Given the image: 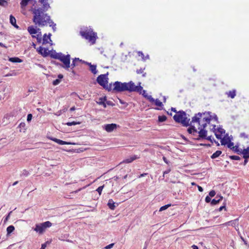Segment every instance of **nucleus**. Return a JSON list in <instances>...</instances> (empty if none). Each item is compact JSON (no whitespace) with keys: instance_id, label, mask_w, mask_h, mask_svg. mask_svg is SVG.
Masks as SVG:
<instances>
[{"instance_id":"obj_1","label":"nucleus","mask_w":249,"mask_h":249,"mask_svg":"<svg viewBox=\"0 0 249 249\" xmlns=\"http://www.w3.org/2000/svg\"><path fill=\"white\" fill-rule=\"evenodd\" d=\"M113 88H112L111 91L113 92H122L127 91L129 92L130 90V81L128 82L122 83L120 81H115L112 84Z\"/></svg>"},{"instance_id":"obj_2","label":"nucleus","mask_w":249,"mask_h":249,"mask_svg":"<svg viewBox=\"0 0 249 249\" xmlns=\"http://www.w3.org/2000/svg\"><path fill=\"white\" fill-rule=\"evenodd\" d=\"M107 75L108 73L105 74H100L97 77L96 81L105 89L108 91H111L112 90V83H110L109 85H107L108 79Z\"/></svg>"},{"instance_id":"obj_3","label":"nucleus","mask_w":249,"mask_h":249,"mask_svg":"<svg viewBox=\"0 0 249 249\" xmlns=\"http://www.w3.org/2000/svg\"><path fill=\"white\" fill-rule=\"evenodd\" d=\"M55 59H58L63 64V68L69 70L70 68L71 55L69 54H63L62 53H56V55H53Z\"/></svg>"},{"instance_id":"obj_4","label":"nucleus","mask_w":249,"mask_h":249,"mask_svg":"<svg viewBox=\"0 0 249 249\" xmlns=\"http://www.w3.org/2000/svg\"><path fill=\"white\" fill-rule=\"evenodd\" d=\"M80 35L83 38L89 40L92 44L95 43L96 39L97 38V34L93 32L91 29L86 31H80Z\"/></svg>"},{"instance_id":"obj_5","label":"nucleus","mask_w":249,"mask_h":249,"mask_svg":"<svg viewBox=\"0 0 249 249\" xmlns=\"http://www.w3.org/2000/svg\"><path fill=\"white\" fill-rule=\"evenodd\" d=\"M52 226V223L49 221H46L43 223L36 224L34 230L39 234H42L46 229L50 228Z\"/></svg>"},{"instance_id":"obj_6","label":"nucleus","mask_w":249,"mask_h":249,"mask_svg":"<svg viewBox=\"0 0 249 249\" xmlns=\"http://www.w3.org/2000/svg\"><path fill=\"white\" fill-rule=\"evenodd\" d=\"M31 10L34 14L33 21L36 24V22L38 20V19L41 18V16L44 14V12H46V11H43L42 7L38 8L37 9H36V7L34 8L32 7Z\"/></svg>"},{"instance_id":"obj_7","label":"nucleus","mask_w":249,"mask_h":249,"mask_svg":"<svg viewBox=\"0 0 249 249\" xmlns=\"http://www.w3.org/2000/svg\"><path fill=\"white\" fill-rule=\"evenodd\" d=\"M141 83L139 82L138 85L136 86L135 83L132 81H130V90L129 92H137L140 94L142 93V87L141 86Z\"/></svg>"},{"instance_id":"obj_8","label":"nucleus","mask_w":249,"mask_h":249,"mask_svg":"<svg viewBox=\"0 0 249 249\" xmlns=\"http://www.w3.org/2000/svg\"><path fill=\"white\" fill-rule=\"evenodd\" d=\"M51 19L50 16L47 13H44L40 19L36 22V24L39 26H44L47 24V21H49Z\"/></svg>"},{"instance_id":"obj_9","label":"nucleus","mask_w":249,"mask_h":249,"mask_svg":"<svg viewBox=\"0 0 249 249\" xmlns=\"http://www.w3.org/2000/svg\"><path fill=\"white\" fill-rule=\"evenodd\" d=\"M51 19L50 16L47 13H44L40 19L36 22V24L39 26H44L47 24V21H49Z\"/></svg>"},{"instance_id":"obj_10","label":"nucleus","mask_w":249,"mask_h":249,"mask_svg":"<svg viewBox=\"0 0 249 249\" xmlns=\"http://www.w3.org/2000/svg\"><path fill=\"white\" fill-rule=\"evenodd\" d=\"M186 115L187 114L184 111L179 110L177 112V114L174 115L173 119L176 123L180 124L183 117Z\"/></svg>"},{"instance_id":"obj_11","label":"nucleus","mask_w":249,"mask_h":249,"mask_svg":"<svg viewBox=\"0 0 249 249\" xmlns=\"http://www.w3.org/2000/svg\"><path fill=\"white\" fill-rule=\"evenodd\" d=\"M198 135L196 139V141L204 140L207 136L208 131L205 128L198 129Z\"/></svg>"},{"instance_id":"obj_12","label":"nucleus","mask_w":249,"mask_h":249,"mask_svg":"<svg viewBox=\"0 0 249 249\" xmlns=\"http://www.w3.org/2000/svg\"><path fill=\"white\" fill-rule=\"evenodd\" d=\"M202 118V114L198 112L195 114L194 116L192 118L191 124L193 123H197L198 125H200V121Z\"/></svg>"},{"instance_id":"obj_13","label":"nucleus","mask_w":249,"mask_h":249,"mask_svg":"<svg viewBox=\"0 0 249 249\" xmlns=\"http://www.w3.org/2000/svg\"><path fill=\"white\" fill-rule=\"evenodd\" d=\"M117 127V124L112 123L104 125L103 128L107 132H111L116 129Z\"/></svg>"},{"instance_id":"obj_14","label":"nucleus","mask_w":249,"mask_h":249,"mask_svg":"<svg viewBox=\"0 0 249 249\" xmlns=\"http://www.w3.org/2000/svg\"><path fill=\"white\" fill-rule=\"evenodd\" d=\"M48 50L47 48H44L42 46H40L36 49L37 53L44 57L48 56L49 54L50 51L48 52Z\"/></svg>"},{"instance_id":"obj_15","label":"nucleus","mask_w":249,"mask_h":249,"mask_svg":"<svg viewBox=\"0 0 249 249\" xmlns=\"http://www.w3.org/2000/svg\"><path fill=\"white\" fill-rule=\"evenodd\" d=\"M180 124L182 126L187 127L190 124H191V121H190V119L187 117L186 115L183 117V120H182Z\"/></svg>"},{"instance_id":"obj_16","label":"nucleus","mask_w":249,"mask_h":249,"mask_svg":"<svg viewBox=\"0 0 249 249\" xmlns=\"http://www.w3.org/2000/svg\"><path fill=\"white\" fill-rule=\"evenodd\" d=\"M223 198V197L221 195H217L215 198L212 199L211 201V205L213 206L217 204L221 201Z\"/></svg>"},{"instance_id":"obj_17","label":"nucleus","mask_w":249,"mask_h":249,"mask_svg":"<svg viewBox=\"0 0 249 249\" xmlns=\"http://www.w3.org/2000/svg\"><path fill=\"white\" fill-rule=\"evenodd\" d=\"M28 32L32 36H35L34 35L37 33L38 31H40V29L39 28L36 29L34 26H30L28 27L27 29Z\"/></svg>"},{"instance_id":"obj_18","label":"nucleus","mask_w":249,"mask_h":249,"mask_svg":"<svg viewBox=\"0 0 249 249\" xmlns=\"http://www.w3.org/2000/svg\"><path fill=\"white\" fill-rule=\"evenodd\" d=\"M139 158V157L137 155H133L124 160L123 162L126 163H131L134 160Z\"/></svg>"},{"instance_id":"obj_19","label":"nucleus","mask_w":249,"mask_h":249,"mask_svg":"<svg viewBox=\"0 0 249 249\" xmlns=\"http://www.w3.org/2000/svg\"><path fill=\"white\" fill-rule=\"evenodd\" d=\"M52 36V34L51 33H49V34L47 35L46 34H45L43 35V37L42 39V44H46L47 43H48L49 42L48 41V39H49L50 41H52V40L51 39V36Z\"/></svg>"},{"instance_id":"obj_20","label":"nucleus","mask_w":249,"mask_h":249,"mask_svg":"<svg viewBox=\"0 0 249 249\" xmlns=\"http://www.w3.org/2000/svg\"><path fill=\"white\" fill-rule=\"evenodd\" d=\"M243 155V158H249V146H248L246 148L242 150L241 155Z\"/></svg>"},{"instance_id":"obj_21","label":"nucleus","mask_w":249,"mask_h":249,"mask_svg":"<svg viewBox=\"0 0 249 249\" xmlns=\"http://www.w3.org/2000/svg\"><path fill=\"white\" fill-rule=\"evenodd\" d=\"M58 79H56L53 81V86L58 85L60 82L61 79L63 78V75L62 74H59L57 76Z\"/></svg>"},{"instance_id":"obj_22","label":"nucleus","mask_w":249,"mask_h":249,"mask_svg":"<svg viewBox=\"0 0 249 249\" xmlns=\"http://www.w3.org/2000/svg\"><path fill=\"white\" fill-rule=\"evenodd\" d=\"M107 205L108 208L111 210H114L116 207V206L115 205V203L113 201V200L112 199H109L108 200Z\"/></svg>"},{"instance_id":"obj_23","label":"nucleus","mask_w":249,"mask_h":249,"mask_svg":"<svg viewBox=\"0 0 249 249\" xmlns=\"http://www.w3.org/2000/svg\"><path fill=\"white\" fill-rule=\"evenodd\" d=\"M188 126L189 127L187 128V131L189 134H192L193 132H196V128L194 125L191 124H190Z\"/></svg>"},{"instance_id":"obj_24","label":"nucleus","mask_w":249,"mask_h":249,"mask_svg":"<svg viewBox=\"0 0 249 249\" xmlns=\"http://www.w3.org/2000/svg\"><path fill=\"white\" fill-rule=\"evenodd\" d=\"M8 60L13 63H21L23 60L17 57H9Z\"/></svg>"},{"instance_id":"obj_25","label":"nucleus","mask_w":249,"mask_h":249,"mask_svg":"<svg viewBox=\"0 0 249 249\" xmlns=\"http://www.w3.org/2000/svg\"><path fill=\"white\" fill-rule=\"evenodd\" d=\"M15 230V227L13 225L8 226L6 229L7 236H8L12 233Z\"/></svg>"},{"instance_id":"obj_26","label":"nucleus","mask_w":249,"mask_h":249,"mask_svg":"<svg viewBox=\"0 0 249 249\" xmlns=\"http://www.w3.org/2000/svg\"><path fill=\"white\" fill-rule=\"evenodd\" d=\"M232 150L238 155H241L242 149L239 147L238 145H236L232 147Z\"/></svg>"},{"instance_id":"obj_27","label":"nucleus","mask_w":249,"mask_h":249,"mask_svg":"<svg viewBox=\"0 0 249 249\" xmlns=\"http://www.w3.org/2000/svg\"><path fill=\"white\" fill-rule=\"evenodd\" d=\"M78 60H80L79 58L75 57L73 59L71 64H70V68L71 70H72L75 66L77 65L76 61H78Z\"/></svg>"},{"instance_id":"obj_28","label":"nucleus","mask_w":249,"mask_h":249,"mask_svg":"<svg viewBox=\"0 0 249 249\" xmlns=\"http://www.w3.org/2000/svg\"><path fill=\"white\" fill-rule=\"evenodd\" d=\"M222 154V151L220 150H217L211 156L212 159H214L218 157Z\"/></svg>"},{"instance_id":"obj_29","label":"nucleus","mask_w":249,"mask_h":249,"mask_svg":"<svg viewBox=\"0 0 249 249\" xmlns=\"http://www.w3.org/2000/svg\"><path fill=\"white\" fill-rule=\"evenodd\" d=\"M226 94L229 97H230L231 98L233 99L236 96V90L233 89L232 90H230L229 91V92H227Z\"/></svg>"},{"instance_id":"obj_30","label":"nucleus","mask_w":249,"mask_h":249,"mask_svg":"<svg viewBox=\"0 0 249 249\" xmlns=\"http://www.w3.org/2000/svg\"><path fill=\"white\" fill-rule=\"evenodd\" d=\"M230 140L231 139L229 138H227V139H225L224 138H222L220 141L221 145H227L228 142H229L230 141Z\"/></svg>"},{"instance_id":"obj_31","label":"nucleus","mask_w":249,"mask_h":249,"mask_svg":"<svg viewBox=\"0 0 249 249\" xmlns=\"http://www.w3.org/2000/svg\"><path fill=\"white\" fill-rule=\"evenodd\" d=\"M29 2V0H21L20 3L21 8H24V7H25L28 5Z\"/></svg>"},{"instance_id":"obj_32","label":"nucleus","mask_w":249,"mask_h":249,"mask_svg":"<svg viewBox=\"0 0 249 249\" xmlns=\"http://www.w3.org/2000/svg\"><path fill=\"white\" fill-rule=\"evenodd\" d=\"M202 121L205 122V123H207L210 124V121L212 119V116H205L202 117Z\"/></svg>"},{"instance_id":"obj_33","label":"nucleus","mask_w":249,"mask_h":249,"mask_svg":"<svg viewBox=\"0 0 249 249\" xmlns=\"http://www.w3.org/2000/svg\"><path fill=\"white\" fill-rule=\"evenodd\" d=\"M167 120V117L165 115H161L158 116V122L162 123Z\"/></svg>"},{"instance_id":"obj_34","label":"nucleus","mask_w":249,"mask_h":249,"mask_svg":"<svg viewBox=\"0 0 249 249\" xmlns=\"http://www.w3.org/2000/svg\"><path fill=\"white\" fill-rule=\"evenodd\" d=\"M89 70L91 71V72L94 74H96L98 72L97 70H96V65H92V66L90 67Z\"/></svg>"},{"instance_id":"obj_35","label":"nucleus","mask_w":249,"mask_h":249,"mask_svg":"<svg viewBox=\"0 0 249 249\" xmlns=\"http://www.w3.org/2000/svg\"><path fill=\"white\" fill-rule=\"evenodd\" d=\"M238 221V219L237 218L234 220H231V221H229L226 223L224 224V225H230V223L231 224V225L233 227H234L235 224L237 223V222Z\"/></svg>"},{"instance_id":"obj_36","label":"nucleus","mask_w":249,"mask_h":249,"mask_svg":"<svg viewBox=\"0 0 249 249\" xmlns=\"http://www.w3.org/2000/svg\"><path fill=\"white\" fill-rule=\"evenodd\" d=\"M42 8L43 11H47L49 8H50V4L48 2H45L43 4Z\"/></svg>"},{"instance_id":"obj_37","label":"nucleus","mask_w":249,"mask_h":249,"mask_svg":"<svg viewBox=\"0 0 249 249\" xmlns=\"http://www.w3.org/2000/svg\"><path fill=\"white\" fill-rule=\"evenodd\" d=\"M81 123L80 122H76V121H72L71 122H67L66 123V124L68 126H71V125H74L76 124H79Z\"/></svg>"},{"instance_id":"obj_38","label":"nucleus","mask_w":249,"mask_h":249,"mask_svg":"<svg viewBox=\"0 0 249 249\" xmlns=\"http://www.w3.org/2000/svg\"><path fill=\"white\" fill-rule=\"evenodd\" d=\"M154 102L155 103V105L158 107H161L163 106L162 103L160 102L158 99H155Z\"/></svg>"},{"instance_id":"obj_39","label":"nucleus","mask_w":249,"mask_h":249,"mask_svg":"<svg viewBox=\"0 0 249 249\" xmlns=\"http://www.w3.org/2000/svg\"><path fill=\"white\" fill-rule=\"evenodd\" d=\"M8 0H0V5L6 7L8 6Z\"/></svg>"},{"instance_id":"obj_40","label":"nucleus","mask_w":249,"mask_h":249,"mask_svg":"<svg viewBox=\"0 0 249 249\" xmlns=\"http://www.w3.org/2000/svg\"><path fill=\"white\" fill-rule=\"evenodd\" d=\"M57 143L60 144V145H65V144H71V142H65V141H62L61 140H59L58 139V140H57Z\"/></svg>"},{"instance_id":"obj_41","label":"nucleus","mask_w":249,"mask_h":249,"mask_svg":"<svg viewBox=\"0 0 249 249\" xmlns=\"http://www.w3.org/2000/svg\"><path fill=\"white\" fill-rule=\"evenodd\" d=\"M10 23L13 25L14 24L16 23V19L12 15H11L10 16Z\"/></svg>"},{"instance_id":"obj_42","label":"nucleus","mask_w":249,"mask_h":249,"mask_svg":"<svg viewBox=\"0 0 249 249\" xmlns=\"http://www.w3.org/2000/svg\"><path fill=\"white\" fill-rule=\"evenodd\" d=\"M171 206V204H166V205H164V206H161V207L160 208L159 211H160V212H161V211H162L165 210H166L167 208H168L169 207H170Z\"/></svg>"},{"instance_id":"obj_43","label":"nucleus","mask_w":249,"mask_h":249,"mask_svg":"<svg viewBox=\"0 0 249 249\" xmlns=\"http://www.w3.org/2000/svg\"><path fill=\"white\" fill-rule=\"evenodd\" d=\"M229 158L232 160H241V158L239 156L236 155L230 156Z\"/></svg>"},{"instance_id":"obj_44","label":"nucleus","mask_w":249,"mask_h":249,"mask_svg":"<svg viewBox=\"0 0 249 249\" xmlns=\"http://www.w3.org/2000/svg\"><path fill=\"white\" fill-rule=\"evenodd\" d=\"M50 51V52H49V55H50L51 58L55 59V57H54L53 56V55H56V52L55 51V50H52V51Z\"/></svg>"},{"instance_id":"obj_45","label":"nucleus","mask_w":249,"mask_h":249,"mask_svg":"<svg viewBox=\"0 0 249 249\" xmlns=\"http://www.w3.org/2000/svg\"><path fill=\"white\" fill-rule=\"evenodd\" d=\"M32 37L36 38L38 43H40L41 42L42 38L41 36H39V35H37L36 36H32Z\"/></svg>"},{"instance_id":"obj_46","label":"nucleus","mask_w":249,"mask_h":249,"mask_svg":"<svg viewBox=\"0 0 249 249\" xmlns=\"http://www.w3.org/2000/svg\"><path fill=\"white\" fill-rule=\"evenodd\" d=\"M196 132H193L191 135L193 136V139L194 140H196V138H197V136H198V130L196 129Z\"/></svg>"},{"instance_id":"obj_47","label":"nucleus","mask_w":249,"mask_h":249,"mask_svg":"<svg viewBox=\"0 0 249 249\" xmlns=\"http://www.w3.org/2000/svg\"><path fill=\"white\" fill-rule=\"evenodd\" d=\"M223 209H224L225 211H227V209L226 207V202L225 201L223 203V205L222 206H221V207H220V208L216 210V211H221Z\"/></svg>"},{"instance_id":"obj_48","label":"nucleus","mask_w":249,"mask_h":249,"mask_svg":"<svg viewBox=\"0 0 249 249\" xmlns=\"http://www.w3.org/2000/svg\"><path fill=\"white\" fill-rule=\"evenodd\" d=\"M227 145L228 147L230 149H231V150H232V147H234V146H233L234 143L233 142H232L231 140H230V141H229V142H228Z\"/></svg>"},{"instance_id":"obj_49","label":"nucleus","mask_w":249,"mask_h":249,"mask_svg":"<svg viewBox=\"0 0 249 249\" xmlns=\"http://www.w3.org/2000/svg\"><path fill=\"white\" fill-rule=\"evenodd\" d=\"M51 63L53 64H54V65L57 66H60L63 68V64H62L60 63L59 62H56L54 60H52Z\"/></svg>"},{"instance_id":"obj_50","label":"nucleus","mask_w":249,"mask_h":249,"mask_svg":"<svg viewBox=\"0 0 249 249\" xmlns=\"http://www.w3.org/2000/svg\"><path fill=\"white\" fill-rule=\"evenodd\" d=\"M216 130L218 132H219L221 134H223L225 133V130L221 128V127H218L216 128Z\"/></svg>"},{"instance_id":"obj_51","label":"nucleus","mask_w":249,"mask_h":249,"mask_svg":"<svg viewBox=\"0 0 249 249\" xmlns=\"http://www.w3.org/2000/svg\"><path fill=\"white\" fill-rule=\"evenodd\" d=\"M145 98L148 100V101L151 103H154L155 101V99H154L151 95H148L147 96H146Z\"/></svg>"},{"instance_id":"obj_52","label":"nucleus","mask_w":249,"mask_h":249,"mask_svg":"<svg viewBox=\"0 0 249 249\" xmlns=\"http://www.w3.org/2000/svg\"><path fill=\"white\" fill-rule=\"evenodd\" d=\"M12 213V211H10L8 214L6 215V216L5 217V219H4V221H3V222H4V224H5L6 223V222L8 220L10 216V215Z\"/></svg>"},{"instance_id":"obj_53","label":"nucleus","mask_w":249,"mask_h":249,"mask_svg":"<svg viewBox=\"0 0 249 249\" xmlns=\"http://www.w3.org/2000/svg\"><path fill=\"white\" fill-rule=\"evenodd\" d=\"M29 175V172L27 170L24 169L22 171L21 176L27 177Z\"/></svg>"},{"instance_id":"obj_54","label":"nucleus","mask_w":249,"mask_h":249,"mask_svg":"<svg viewBox=\"0 0 249 249\" xmlns=\"http://www.w3.org/2000/svg\"><path fill=\"white\" fill-rule=\"evenodd\" d=\"M104 185H102V186H99L97 189H96V191L99 194V195H101V193H102V191L103 190V189L104 188Z\"/></svg>"},{"instance_id":"obj_55","label":"nucleus","mask_w":249,"mask_h":249,"mask_svg":"<svg viewBox=\"0 0 249 249\" xmlns=\"http://www.w3.org/2000/svg\"><path fill=\"white\" fill-rule=\"evenodd\" d=\"M208 124V123H204L202 124H200V125H199L200 126L198 128V129H203V128L206 129V127H207Z\"/></svg>"},{"instance_id":"obj_56","label":"nucleus","mask_w":249,"mask_h":249,"mask_svg":"<svg viewBox=\"0 0 249 249\" xmlns=\"http://www.w3.org/2000/svg\"><path fill=\"white\" fill-rule=\"evenodd\" d=\"M240 137L243 138L244 139H248L249 138V136L245 132H242L240 134Z\"/></svg>"},{"instance_id":"obj_57","label":"nucleus","mask_w":249,"mask_h":249,"mask_svg":"<svg viewBox=\"0 0 249 249\" xmlns=\"http://www.w3.org/2000/svg\"><path fill=\"white\" fill-rule=\"evenodd\" d=\"M216 194V193L214 190H211L209 194L210 197H213Z\"/></svg>"},{"instance_id":"obj_58","label":"nucleus","mask_w":249,"mask_h":249,"mask_svg":"<svg viewBox=\"0 0 249 249\" xmlns=\"http://www.w3.org/2000/svg\"><path fill=\"white\" fill-rule=\"evenodd\" d=\"M32 117H33V116H32V114L30 113V114H28L27 115V121L29 123L30 122H31V121L32 120Z\"/></svg>"},{"instance_id":"obj_59","label":"nucleus","mask_w":249,"mask_h":249,"mask_svg":"<svg viewBox=\"0 0 249 249\" xmlns=\"http://www.w3.org/2000/svg\"><path fill=\"white\" fill-rule=\"evenodd\" d=\"M197 145L203 146H205V147H211L212 146V145L210 143H202L198 144Z\"/></svg>"},{"instance_id":"obj_60","label":"nucleus","mask_w":249,"mask_h":249,"mask_svg":"<svg viewBox=\"0 0 249 249\" xmlns=\"http://www.w3.org/2000/svg\"><path fill=\"white\" fill-rule=\"evenodd\" d=\"M138 55L141 56L143 60L145 61V59L144 58V55L143 53L141 51H139L138 52Z\"/></svg>"},{"instance_id":"obj_61","label":"nucleus","mask_w":249,"mask_h":249,"mask_svg":"<svg viewBox=\"0 0 249 249\" xmlns=\"http://www.w3.org/2000/svg\"><path fill=\"white\" fill-rule=\"evenodd\" d=\"M114 245V243H111L109 244L108 245L106 246L104 248L105 249H110L112 248Z\"/></svg>"},{"instance_id":"obj_62","label":"nucleus","mask_w":249,"mask_h":249,"mask_svg":"<svg viewBox=\"0 0 249 249\" xmlns=\"http://www.w3.org/2000/svg\"><path fill=\"white\" fill-rule=\"evenodd\" d=\"M205 200L206 203H209V202L211 203V201H212L211 197L208 196H206V197H205Z\"/></svg>"},{"instance_id":"obj_63","label":"nucleus","mask_w":249,"mask_h":249,"mask_svg":"<svg viewBox=\"0 0 249 249\" xmlns=\"http://www.w3.org/2000/svg\"><path fill=\"white\" fill-rule=\"evenodd\" d=\"M107 102V104L108 106H112V107H113L115 106V104L113 103L112 101H106Z\"/></svg>"},{"instance_id":"obj_64","label":"nucleus","mask_w":249,"mask_h":249,"mask_svg":"<svg viewBox=\"0 0 249 249\" xmlns=\"http://www.w3.org/2000/svg\"><path fill=\"white\" fill-rule=\"evenodd\" d=\"M48 243H49V242L48 241L45 242L44 244H42L41 245V247L40 249H45L46 247L47 244H48Z\"/></svg>"}]
</instances>
